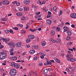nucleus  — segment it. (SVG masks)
I'll use <instances>...</instances> for the list:
<instances>
[{"label": "nucleus", "mask_w": 76, "mask_h": 76, "mask_svg": "<svg viewBox=\"0 0 76 76\" xmlns=\"http://www.w3.org/2000/svg\"><path fill=\"white\" fill-rule=\"evenodd\" d=\"M64 29L65 31H64V32L65 31H67V30H68V27L67 26H64Z\"/></svg>", "instance_id": "13"}, {"label": "nucleus", "mask_w": 76, "mask_h": 76, "mask_svg": "<svg viewBox=\"0 0 76 76\" xmlns=\"http://www.w3.org/2000/svg\"><path fill=\"white\" fill-rule=\"evenodd\" d=\"M21 45H22V43L20 42H18L16 43V47H20L21 46Z\"/></svg>", "instance_id": "7"}, {"label": "nucleus", "mask_w": 76, "mask_h": 76, "mask_svg": "<svg viewBox=\"0 0 76 76\" xmlns=\"http://www.w3.org/2000/svg\"><path fill=\"white\" fill-rule=\"evenodd\" d=\"M26 54V52H24L23 53H22L21 54V55H22V56H25V54Z\"/></svg>", "instance_id": "48"}, {"label": "nucleus", "mask_w": 76, "mask_h": 76, "mask_svg": "<svg viewBox=\"0 0 76 76\" xmlns=\"http://www.w3.org/2000/svg\"><path fill=\"white\" fill-rule=\"evenodd\" d=\"M32 8H35V9L37 8V7L36 6L32 5Z\"/></svg>", "instance_id": "37"}, {"label": "nucleus", "mask_w": 76, "mask_h": 76, "mask_svg": "<svg viewBox=\"0 0 76 76\" xmlns=\"http://www.w3.org/2000/svg\"><path fill=\"white\" fill-rule=\"evenodd\" d=\"M13 32V30H12L11 29H10V33H12V32Z\"/></svg>", "instance_id": "57"}, {"label": "nucleus", "mask_w": 76, "mask_h": 76, "mask_svg": "<svg viewBox=\"0 0 76 76\" xmlns=\"http://www.w3.org/2000/svg\"><path fill=\"white\" fill-rule=\"evenodd\" d=\"M73 44V42H70L69 43L67 44V45H72Z\"/></svg>", "instance_id": "33"}, {"label": "nucleus", "mask_w": 76, "mask_h": 76, "mask_svg": "<svg viewBox=\"0 0 76 76\" xmlns=\"http://www.w3.org/2000/svg\"><path fill=\"white\" fill-rule=\"evenodd\" d=\"M24 9L25 11H26L27 10H29V8L28 7H24Z\"/></svg>", "instance_id": "19"}, {"label": "nucleus", "mask_w": 76, "mask_h": 76, "mask_svg": "<svg viewBox=\"0 0 76 76\" xmlns=\"http://www.w3.org/2000/svg\"><path fill=\"white\" fill-rule=\"evenodd\" d=\"M50 41H52L54 43V42H56V41L53 39H51L50 40Z\"/></svg>", "instance_id": "27"}, {"label": "nucleus", "mask_w": 76, "mask_h": 76, "mask_svg": "<svg viewBox=\"0 0 76 76\" xmlns=\"http://www.w3.org/2000/svg\"><path fill=\"white\" fill-rule=\"evenodd\" d=\"M67 56H68L69 57V58H72V57H73V56L70 55V54H67Z\"/></svg>", "instance_id": "30"}, {"label": "nucleus", "mask_w": 76, "mask_h": 76, "mask_svg": "<svg viewBox=\"0 0 76 76\" xmlns=\"http://www.w3.org/2000/svg\"><path fill=\"white\" fill-rule=\"evenodd\" d=\"M31 40L28 39H27L26 41V42H27V43H29V42H31Z\"/></svg>", "instance_id": "26"}, {"label": "nucleus", "mask_w": 76, "mask_h": 76, "mask_svg": "<svg viewBox=\"0 0 76 76\" xmlns=\"http://www.w3.org/2000/svg\"><path fill=\"white\" fill-rule=\"evenodd\" d=\"M18 25L21 27V28H22V27H23V25L21 24H18Z\"/></svg>", "instance_id": "43"}, {"label": "nucleus", "mask_w": 76, "mask_h": 76, "mask_svg": "<svg viewBox=\"0 0 76 76\" xmlns=\"http://www.w3.org/2000/svg\"><path fill=\"white\" fill-rule=\"evenodd\" d=\"M60 39H58L56 40V42L59 43V42H60Z\"/></svg>", "instance_id": "25"}, {"label": "nucleus", "mask_w": 76, "mask_h": 76, "mask_svg": "<svg viewBox=\"0 0 76 76\" xmlns=\"http://www.w3.org/2000/svg\"><path fill=\"white\" fill-rule=\"evenodd\" d=\"M25 19H26V18H25V16H23V17L21 18V20H25Z\"/></svg>", "instance_id": "23"}, {"label": "nucleus", "mask_w": 76, "mask_h": 76, "mask_svg": "<svg viewBox=\"0 0 76 76\" xmlns=\"http://www.w3.org/2000/svg\"><path fill=\"white\" fill-rule=\"evenodd\" d=\"M46 63H47V64H48V65H51V64H52V63H51V62H49L48 61H47Z\"/></svg>", "instance_id": "21"}, {"label": "nucleus", "mask_w": 76, "mask_h": 76, "mask_svg": "<svg viewBox=\"0 0 76 76\" xmlns=\"http://www.w3.org/2000/svg\"><path fill=\"white\" fill-rule=\"evenodd\" d=\"M2 4H7V5L9 4V1L7 0L4 1L2 2Z\"/></svg>", "instance_id": "5"}, {"label": "nucleus", "mask_w": 76, "mask_h": 76, "mask_svg": "<svg viewBox=\"0 0 76 76\" xmlns=\"http://www.w3.org/2000/svg\"><path fill=\"white\" fill-rule=\"evenodd\" d=\"M50 35L51 36H54L55 35V31L54 30L52 31L50 33Z\"/></svg>", "instance_id": "10"}, {"label": "nucleus", "mask_w": 76, "mask_h": 76, "mask_svg": "<svg viewBox=\"0 0 76 76\" xmlns=\"http://www.w3.org/2000/svg\"><path fill=\"white\" fill-rule=\"evenodd\" d=\"M17 59H18V58L16 57H13L12 58V60H16Z\"/></svg>", "instance_id": "16"}, {"label": "nucleus", "mask_w": 76, "mask_h": 76, "mask_svg": "<svg viewBox=\"0 0 76 76\" xmlns=\"http://www.w3.org/2000/svg\"><path fill=\"white\" fill-rule=\"evenodd\" d=\"M12 48H15V44H14V43L13 42H12Z\"/></svg>", "instance_id": "22"}, {"label": "nucleus", "mask_w": 76, "mask_h": 76, "mask_svg": "<svg viewBox=\"0 0 76 76\" xmlns=\"http://www.w3.org/2000/svg\"><path fill=\"white\" fill-rule=\"evenodd\" d=\"M14 51V49L13 48H12L11 49V50L10 51V52H13Z\"/></svg>", "instance_id": "52"}, {"label": "nucleus", "mask_w": 76, "mask_h": 76, "mask_svg": "<svg viewBox=\"0 0 76 76\" xmlns=\"http://www.w3.org/2000/svg\"><path fill=\"white\" fill-rule=\"evenodd\" d=\"M28 76H32V74H31V72H30L28 74Z\"/></svg>", "instance_id": "62"}, {"label": "nucleus", "mask_w": 76, "mask_h": 76, "mask_svg": "<svg viewBox=\"0 0 76 76\" xmlns=\"http://www.w3.org/2000/svg\"><path fill=\"white\" fill-rule=\"evenodd\" d=\"M71 39V37H67L66 38V40H69V39Z\"/></svg>", "instance_id": "40"}, {"label": "nucleus", "mask_w": 76, "mask_h": 76, "mask_svg": "<svg viewBox=\"0 0 76 76\" xmlns=\"http://www.w3.org/2000/svg\"><path fill=\"white\" fill-rule=\"evenodd\" d=\"M33 47L34 48H35L36 49H37L38 48V46L37 45H33Z\"/></svg>", "instance_id": "28"}, {"label": "nucleus", "mask_w": 76, "mask_h": 76, "mask_svg": "<svg viewBox=\"0 0 76 76\" xmlns=\"http://www.w3.org/2000/svg\"><path fill=\"white\" fill-rule=\"evenodd\" d=\"M50 17H51V15L48 14L47 16V18H49Z\"/></svg>", "instance_id": "38"}, {"label": "nucleus", "mask_w": 76, "mask_h": 76, "mask_svg": "<svg viewBox=\"0 0 76 76\" xmlns=\"http://www.w3.org/2000/svg\"><path fill=\"white\" fill-rule=\"evenodd\" d=\"M5 41L6 42H7L9 41L10 39H7L5 38Z\"/></svg>", "instance_id": "29"}, {"label": "nucleus", "mask_w": 76, "mask_h": 76, "mask_svg": "<svg viewBox=\"0 0 76 76\" xmlns=\"http://www.w3.org/2000/svg\"><path fill=\"white\" fill-rule=\"evenodd\" d=\"M53 9L54 10V11H55V12H56V10H57V8H56V7H53Z\"/></svg>", "instance_id": "36"}, {"label": "nucleus", "mask_w": 76, "mask_h": 76, "mask_svg": "<svg viewBox=\"0 0 76 76\" xmlns=\"http://www.w3.org/2000/svg\"><path fill=\"white\" fill-rule=\"evenodd\" d=\"M12 3H13V4H16V3H17V1H15L14 2H12Z\"/></svg>", "instance_id": "61"}, {"label": "nucleus", "mask_w": 76, "mask_h": 76, "mask_svg": "<svg viewBox=\"0 0 76 76\" xmlns=\"http://www.w3.org/2000/svg\"><path fill=\"white\" fill-rule=\"evenodd\" d=\"M35 51L34 50H31L29 51V53L30 54H34L35 53Z\"/></svg>", "instance_id": "12"}, {"label": "nucleus", "mask_w": 76, "mask_h": 76, "mask_svg": "<svg viewBox=\"0 0 76 76\" xmlns=\"http://www.w3.org/2000/svg\"><path fill=\"white\" fill-rule=\"evenodd\" d=\"M65 25H67V24L68 25H70V23L68 22H66V23H65Z\"/></svg>", "instance_id": "53"}, {"label": "nucleus", "mask_w": 76, "mask_h": 76, "mask_svg": "<svg viewBox=\"0 0 76 76\" xmlns=\"http://www.w3.org/2000/svg\"><path fill=\"white\" fill-rule=\"evenodd\" d=\"M75 61H76V59L75 58H72L70 60V61L71 62H74Z\"/></svg>", "instance_id": "8"}, {"label": "nucleus", "mask_w": 76, "mask_h": 76, "mask_svg": "<svg viewBox=\"0 0 76 76\" xmlns=\"http://www.w3.org/2000/svg\"><path fill=\"white\" fill-rule=\"evenodd\" d=\"M71 26L72 28H75V26L74 24H72L71 25Z\"/></svg>", "instance_id": "55"}, {"label": "nucleus", "mask_w": 76, "mask_h": 76, "mask_svg": "<svg viewBox=\"0 0 76 76\" xmlns=\"http://www.w3.org/2000/svg\"><path fill=\"white\" fill-rule=\"evenodd\" d=\"M13 29H15V30H18L19 28L18 27H15L13 28Z\"/></svg>", "instance_id": "45"}, {"label": "nucleus", "mask_w": 76, "mask_h": 76, "mask_svg": "<svg viewBox=\"0 0 76 76\" xmlns=\"http://www.w3.org/2000/svg\"><path fill=\"white\" fill-rule=\"evenodd\" d=\"M26 47H27V48H29V47H30V45H26Z\"/></svg>", "instance_id": "56"}, {"label": "nucleus", "mask_w": 76, "mask_h": 76, "mask_svg": "<svg viewBox=\"0 0 76 76\" xmlns=\"http://www.w3.org/2000/svg\"><path fill=\"white\" fill-rule=\"evenodd\" d=\"M40 58H42V59H43V58H44V56L42 55L40 56Z\"/></svg>", "instance_id": "47"}, {"label": "nucleus", "mask_w": 76, "mask_h": 76, "mask_svg": "<svg viewBox=\"0 0 76 76\" xmlns=\"http://www.w3.org/2000/svg\"><path fill=\"white\" fill-rule=\"evenodd\" d=\"M1 39L2 40H3V41H5V38H1Z\"/></svg>", "instance_id": "54"}, {"label": "nucleus", "mask_w": 76, "mask_h": 76, "mask_svg": "<svg viewBox=\"0 0 76 76\" xmlns=\"http://www.w3.org/2000/svg\"><path fill=\"white\" fill-rule=\"evenodd\" d=\"M25 31L23 30H22L21 31V33H22V34H25Z\"/></svg>", "instance_id": "35"}, {"label": "nucleus", "mask_w": 76, "mask_h": 76, "mask_svg": "<svg viewBox=\"0 0 76 76\" xmlns=\"http://www.w3.org/2000/svg\"><path fill=\"white\" fill-rule=\"evenodd\" d=\"M28 38L29 39H33L35 38V36L32 35H30L28 36Z\"/></svg>", "instance_id": "4"}, {"label": "nucleus", "mask_w": 76, "mask_h": 76, "mask_svg": "<svg viewBox=\"0 0 76 76\" xmlns=\"http://www.w3.org/2000/svg\"><path fill=\"white\" fill-rule=\"evenodd\" d=\"M5 32L7 34H8V33L10 32V31L9 30L7 29L5 31Z\"/></svg>", "instance_id": "32"}, {"label": "nucleus", "mask_w": 76, "mask_h": 76, "mask_svg": "<svg viewBox=\"0 0 76 76\" xmlns=\"http://www.w3.org/2000/svg\"><path fill=\"white\" fill-rule=\"evenodd\" d=\"M29 2V0H24V4H28Z\"/></svg>", "instance_id": "6"}, {"label": "nucleus", "mask_w": 76, "mask_h": 76, "mask_svg": "<svg viewBox=\"0 0 76 76\" xmlns=\"http://www.w3.org/2000/svg\"><path fill=\"white\" fill-rule=\"evenodd\" d=\"M16 15H17V16H22V14L21 13H17Z\"/></svg>", "instance_id": "20"}, {"label": "nucleus", "mask_w": 76, "mask_h": 76, "mask_svg": "<svg viewBox=\"0 0 76 76\" xmlns=\"http://www.w3.org/2000/svg\"><path fill=\"white\" fill-rule=\"evenodd\" d=\"M13 66H14V67L16 68V69H19V67H20V66L19 64H15V62H12Z\"/></svg>", "instance_id": "3"}, {"label": "nucleus", "mask_w": 76, "mask_h": 76, "mask_svg": "<svg viewBox=\"0 0 76 76\" xmlns=\"http://www.w3.org/2000/svg\"><path fill=\"white\" fill-rule=\"evenodd\" d=\"M39 65L40 66H42V63L41 62H40V63H39Z\"/></svg>", "instance_id": "46"}, {"label": "nucleus", "mask_w": 76, "mask_h": 76, "mask_svg": "<svg viewBox=\"0 0 76 76\" xmlns=\"http://www.w3.org/2000/svg\"><path fill=\"white\" fill-rule=\"evenodd\" d=\"M71 58L69 57V55L66 56V60L68 61H70V60Z\"/></svg>", "instance_id": "18"}, {"label": "nucleus", "mask_w": 76, "mask_h": 76, "mask_svg": "<svg viewBox=\"0 0 76 76\" xmlns=\"http://www.w3.org/2000/svg\"><path fill=\"white\" fill-rule=\"evenodd\" d=\"M47 70V69H46L44 71V72H45V73H48Z\"/></svg>", "instance_id": "34"}, {"label": "nucleus", "mask_w": 76, "mask_h": 76, "mask_svg": "<svg viewBox=\"0 0 76 76\" xmlns=\"http://www.w3.org/2000/svg\"><path fill=\"white\" fill-rule=\"evenodd\" d=\"M74 18H76V14L75 13V14L74 15Z\"/></svg>", "instance_id": "64"}, {"label": "nucleus", "mask_w": 76, "mask_h": 76, "mask_svg": "<svg viewBox=\"0 0 76 76\" xmlns=\"http://www.w3.org/2000/svg\"><path fill=\"white\" fill-rule=\"evenodd\" d=\"M16 4H17V6H19V5H20V3H19V2L17 3Z\"/></svg>", "instance_id": "58"}, {"label": "nucleus", "mask_w": 76, "mask_h": 76, "mask_svg": "<svg viewBox=\"0 0 76 76\" xmlns=\"http://www.w3.org/2000/svg\"><path fill=\"white\" fill-rule=\"evenodd\" d=\"M2 20H3L4 21H7V19L5 18H2Z\"/></svg>", "instance_id": "31"}, {"label": "nucleus", "mask_w": 76, "mask_h": 76, "mask_svg": "<svg viewBox=\"0 0 76 76\" xmlns=\"http://www.w3.org/2000/svg\"><path fill=\"white\" fill-rule=\"evenodd\" d=\"M46 2V1H43L42 3V4H45Z\"/></svg>", "instance_id": "50"}, {"label": "nucleus", "mask_w": 76, "mask_h": 76, "mask_svg": "<svg viewBox=\"0 0 76 76\" xmlns=\"http://www.w3.org/2000/svg\"><path fill=\"white\" fill-rule=\"evenodd\" d=\"M8 45L9 46H11L12 45V43H9L8 44Z\"/></svg>", "instance_id": "63"}, {"label": "nucleus", "mask_w": 76, "mask_h": 76, "mask_svg": "<svg viewBox=\"0 0 76 76\" xmlns=\"http://www.w3.org/2000/svg\"><path fill=\"white\" fill-rule=\"evenodd\" d=\"M39 54H40L41 55H42L43 54V52H40V53H39Z\"/></svg>", "instance_id": "51"}, {"label": "nucleus", "mask_w": 76, "mask_h": 76, "mask_svg": "<svg viewBox=\"0 0 76 76\" xmlns=\"http://www.w3.org/2000/svg\"><path fill=\"white\" fill-rule=\"evenodd\" d=\"M37 57H36L34 58V60H37Z\"/></svg>", "instance_id": "49"}, {"label": "nucleus", "mask_w": 76, "mask_h": 76, "mask_svg": "<svg viewBox=\"0 0 76 76\" xmlns=\"http://www.w3.org/2000/svg\"><path fill=\"white\" fill-rule=\"evenodd\" d=\"M62 13H63V11H61V10H60V15H62Z\"/></svg>", "instance_id": "59"}, {"label": "nucleus", "mask_w": 76, "mask_h": 76, "mask_svg": "<svg viewBox=\"0 0 76 76\" xmlns=\"http://www.w3.org/2000/svg\"><path fill=\"white\" fill-rule=\"evenodd\" d=\"M67 33L68 35H69V36H70L71 35H72V32L70 31H67Z\"/></svg>", "instance_id": "14"}, {"label": "nucleus", "mask_w": 76, "mask_h": 76, "mask_svg": "<svg viewBox=\"0 0 76 76\" xmlns=\"http://www.w3.org/2000/svg\"><path fill=\"white\" fill-rule=\"evenodd\" d=\"M30 31H31V32H35V31H36V29H30Z\"/></svg>", "instance_id": "24"}, {"label": "nucleus", "mask_w": 76, "mask_h": 76, "mask_svg": "<svg viewBox=\"0 0 76 76\" xmlns=\"http://www.w3.org/2000/svg\"><path fill=\"white\" fill-rule=\"evenodd\" d=\"M56 30H57V31H60V29L59 27H57L56 28Z\"/></svg>", "instance_id": "42"}, {"label": "nucleus", "mask_w": 76, "mask_h": 76, "mask_svg": "<svg viewBox=\"0 0 76 76\" xmlns=\"http://www.w3.org/2000/svg\"><path fill=\"white\" fill-rule=\"evenodd\" d=\"M75 15V13H72L71 14L70 16L71 17V18H74Z\"/></svg>", "instance_id": "17"}, {"label": "nucleus", "mask_w": 76, "mask_h": 76, "mask_svg": "<svg viewBox=\"0 0 76 76\" xmlns=\"http://www.w3.org/2000/svg\"><path fill=\"white\" fill-rule=\"evenodd\" d=\"M54 60H55V61H56V62L58 63H60V61L59 59H57V58H54Z\"/></svg>", "instance_id": "9"}, {"label": "nucleus", "mask_w": 76, "mask_h": 76, "mask_svg": "<svg viewBox=\"0 0 76 76\" xmlns=\"http://www.w3.org/2000/svg\"><path fill=\"white\" fill-rule=\"evenodd\" d=\"M14 54V53H13V52H10V55H11V56H13V55Z\"/></svg>", "instance_id": "44"}, {"label": "nucleus", "mask_w": 76, "mask_h": 76, "mask_svg": "<svg viewBox=\"0 0 76 76\" xmlns=\"http://www.w3.org/2000/svg\"><path fill=\"white\" fill-rule=\"evenodd\" d=\"M46 45V42L45 41H43L42 43V45L43 46H45Z\"/></svg>", "instance_id": "15"}, {"label": "nucleus", "mask_w": 76, "mask_h": 76, "mask_svg": "<svg viewBox=\"0 0 76 76\" xmlns=\"http://www.w3.org/2000/svg\"><path fill=\"white\" fill-rule=\"evenodd\" d=\"M52 21L50 20H47V23L49 24V25H51V24Z\"/></svg>", "instance_id": "11"}, {"label": "nucleus", "mask_w": 76, "mask_h": 76, "mask_svg": "<svg viewBox=\"0 0 76 76\" xmlns=\"http://www.w3.org/2000/svg\"><path fill=\"white\" fill-rule=\"evenodd\" d=\"M50 61V62H51V63H54V61L53 60H51Z\"/></svg>", "instance_id": "60"}, {"label": "nucleus", "mask_w": 76, "mask_h": 76, "mask_svg": "<svg viewBox=\"0 0 76 76\" xmlns=\"http://www.w3.org/2000/svg\"><path fill=\"white\" fill-rule=\"evenodd\" d=\"M7 54V52L6 51H4L3 52H1L0 53V59L1 60H3L7 56L6 54Z\"/></svg>", "instance_id": "1"}, {"label": "nucleus", "mask_w": 76, "mask_h": 76, "mask_svg": "<svg viewBox=\"0 0 76 76\" xmlns=\"http://www.w3.org/2000/svg\"><path fill=\"white\" fill-rule=\"evenodd\" d=\"M38 4H41V2L40 1H38L37 2Z\"/></svg>", "instance_id": "41"}, {"label": "nucleus", "mask_w": 76, "mask_h": 76, "mask_svg": "<svg viewBox=\"0 0 76 76\" xmlns=\"http://www.w3.org/2000/svg\"><path fill=\"white\" fill-rule=\"evenodd\" d=\"M10 75L11 76H15L16 74V70L15 69H12L10 72Z\"/></svg>", "instance_id": "2"}, {"label": "nucleus", "mask_w": 76, "mask_h": 76, "mask_svg": "<svg viewBox=\"0 0 76 76\" xmlns=\"http://www.w3.org/2000/svg\"><path fill=\"white\" fill-rule=\"evenodd\" d=\"M40 13H41V12H36L35 14H36V15H39V14H40Z\"/></svg>", "instance_id": "39"}]
</instances>
